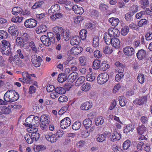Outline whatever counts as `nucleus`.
Instances as JSON below:
<instances>
[{"instance_id":"obj_1","label":"nucleus","mask_w":152,"mask_h":152,"mask_svg":"<svg viewBox=\"0 0 152 152\" xmlns=\"http://www.w3.org/2000/svg\"><path fill=\"white\" fill-rule=\"evenodd\" d=\"M19 96L18 92L13 90L7 91L4 95V99L7 102H12L17 100Z\"/></svg>"},{"instance_id":"obj_2","label":"nucleus","mask_w":152,"mask_h":152,"mask_svg":"<svg viewBox=\"0 0 152 152\" xmlns=\"http://www.w3.org/2000/svg\"><path fill=\"white\" fill-rule=\"evenodd\" d=\"M109 77V75L106 72L100 74L97 77V82L100 85L103 84L108 81Z\"/></svg>"},{"instance_id":"obj_3","label":"nucleus","mask_w":152,"mask_h":152,"mask_svg":"<svg viewBox=\"0 0 152 152\" xmlns=\"http://www.w3.org/2000/svg\"><path fill=\"white\" fill-rule=\"evenodd\" d=\"M31 57V61L34 65L36 67H39L43 61L41 57H37V55L34 54Z\"/></svg>"},{"instance_id":"obj_4","label":"nucleus","mask_w":152,"mask_h":152,"mask_svg":"<svg viewBox=\"0 0 152 152\" xmlns=\"http://www.w3.org/2000/svg\"><path fill=\"white\" fill-rule=\"evenodd\" d=\"M64 29L60 27H56L53 28V30L58 41L61 39V36L62 37V34L64 32Z\"/></svg>"},{"instance_id":"obj_5","label":"nucleus","mask_w":152,"mask_h":152,"mask_svg":"<svg viewBox=\"0 0 152 152\" xmlns=\"http://www.w3.org/2000/svg\"><path fill=\"white\" fill-rule=\"evenodd\" d=\"M71 124L70 119L69 117H66L62 120L60 122V126L62 129H65L69 126Z\"/></svg>"},{"instance_id":"obj_6","label":"nucleus","mask_w":152,"mask_h":152,"mask_svg":"<svg viewBox=\"0 0 152 152\" xmlns=\"http://www.w3.org/2000/svg\"><path fill=\"white\" fill-rule=\"evenodd\" d=\"M37 25V21L35 19L30 18L26 20L24 22L25 26L26 28H31L35 27Z\"/></svg>"},{"instance_id":"obj_7","label":"nucleus","mask_w":152,"mask_h":152,"mask_svg":"<svg viewBox=\"0 0 152 152\" xmlns=\"http://www.w3.org/2000/svg\"><path fill=\"white\" fill-rule=\"evenodd\" d=\"M147 101V96H144L140 97L139 98L136 99L133 101V103L135 104L142 105L144 104H145Z\"/></svg>"},{"instance_id":"obj_8","label":"nucleus","mask_w":152,"mask_h":152,"mask_svg":"<svg viewBox=\"0 0 152 152\" xmlns=\"http://www.w3.org/2000/svg\"><path fill=\"white\" fill-rule=\"evenodd\" d=\"M123 51L124 54L127 56H132L134 53V50L131 47L127 46L124 48Z\"/></svg>"},{"instance_id":"obj_9","label":"nucleus","mask_w":152,"mask_h":152,"mask_svg":"<svg viewBox=\"0 0 152 152\" xmlns=\"http://www.w3.org/2000/svg\"><path fill=\"white\" fill-rule=\"evenodd\" d=\"M108 34L112 37H118L120 35V32L118 29L116 28H112L108 29Z\"/></svg>"},{"instance_id":"obj_10","label":"nucleus","mask_w":152,"mask_h":152,"mask_svg":"<svg viewBox=\"0 0 152 152\" xmlns=\"http://www.w3.org/2000/svg\"><path fill=\"white\" fill-rule=\"evenodd\" d=\"M8 31L11 35L17 36L18 34V29L17 26L13 25L11 26L8 29Z\"/></svg>"},{"instance_id":"obj_11","label":"nucleus","mask_w":152,"mask_h":152,"mask_svg":"<svg viewBox=\"0 0 152 152\" xmlns=\"http://www.w3.org/2000/svg\"><path fill=\"white\" fill-rule=\"evenodd\" d=\"M40 40L45 45L49 46L51 44L52 42L45 35H43L40 37Z\"/></svg>"},{"instance_id":"obj_12","label":"nucleus","mask_w":152,"mask_h":152,"mask_svg":"<svg viewBox=\"0 0 152 152\" xmlns=\"http://www.w3.org/2000/svg\"><path fill=\"white\" fill-rule=\"evenodd\" d=\"M78 74L76 72H73L68 76L67 77L68 82L71 83H72L75 81L76 79L78 77Z\"/></svg>"},{"instance_id":"obj_13","label":"nucleus","mask_w":152,"mask_h":152,"mask_svg":"<svg viewBox=\"0 0 152 152\" xmlns=\"http://www.w3.org/2000/svg\"><path fill=\"white\" fill-rule=\"evenodd\" d=\"M60 10V7L58 4H56L51 6L50 8L48 10V13L50 15L51 13L54 14L57 13Z\"/></svg>"},{"instance_id":"obj_14","label":"nucleus","mask_w":152,"mask_h":152,"mask_svg":"<svg viewBox=\"0 0 152 152\" xmlns=\"http://www.w3.org/2000/svg\"><path fill=\"white\" fill-rule=\"evenodd\" d=\"M11 112V109L9 107L4 106H0V115L2 114H9Z\"/></svg>"},{"instance_id":"obj_15","label":"nucleus","mask_w":152,"mask_h":152,"mask_svg":"<svg viewBox=\"0 0 152 152\" xmlns=\"http://www.w3.org/2000/svg\"><path fill=\"white\" fill-rule=\"evenodd\" d=\"M83 50V49L80 47H73L70 50L71 53L75 55L80 53Z\"/></svg>"},{"instance_id":"obj_16","label":"nucleus","mask_w":152,"mask_h":152,"mask_svg":"<svg viewBox=\"0 0 152 152\" xmlns=\"http://www.w3.org/2000/svg\"><path fill=\"white\" fill-rule=\"evenodd\" d=\"M92 103L86 102L83 103L81 105L80 108L81 110H87L90 109L92 107Z\"/></svg>"},{"instance_id":"obj_17","label":"nucleus","mask_w":152,"mask_h":152,"mask_svg":"<svg viewBox=\"0 0 152 152\" xmlns=\"http://www.w3.org/2000/svg\"><path fill=\"white\" fill-rule=\"evenodd\" d=\"M45 137L48 141L51 142H56L57 140V138L55 134H46L45 136Z\"/></svg>"},{"instance_id":"obj_18","label":"nucleus","mask_w":152,"mask_h":152,"mask_svg":"<svg viewBox=\"0 0 152 152\" xmlns=\"http://www.w3.org/2000/svg\"><path fill=\"white\" fill-rule=\"evenodd\" d=\"M138 134L140 135H142L146 134V128L143 125L139 126L137 128Z\"/></svg>"},{"instance_id":"obj_19","label":"nucleus","mask_w":152,"mask_h":152,"mask_svg":"<svg viewBox=\"0 0 152 152\" xmlns=\"http://www.w3.org/2000/svg\"><path fill=\"white\" fill-rule=\"evenodd\" d=\"M111 44L113 47L115 48H119L120 46V42L119 40L115 37L112 38Z\"/></svg>"},{"instance_id":"obj_20","label":"nucleus","mask_w":152,"mask_h":152,"mask_svg":"<svg viewBox=\"0 0 152 152\" xmlns=\"http://www.w3.org/2000/svg\"><path fill=\"white\" fill-rule=\"evenodd\" d=\"M69 31L66 29H64V32L62 34V37L64 40L66 41H68L71 37L69 34Z\"/></svg>"},{"instance_id":"obj_21","label":"nucleus","mask_w":152,"mask_h":152,"mask_svg":"<svg viewBox=\"0 0 152 152\" xmlns=\"http://www.w3.org/2000/svg\"><path fill=\"white\" fill-rule=\"evenodd\" d=\"M108 21L111 25L114 27L117 26L120 22L118 18L114 17L110 18Z\"/></svg>"},{"instance_id":"obj_22","label":"nucleus","mask_w":152,"mask_h":152,"mask_svg":"<svg viewBox=\"0 0 152 152\" xmlns=\"http://www.w3.org/2000/svg\"><path fill=\"white\" fill-rule=\"evenodd\" d=\"M83 125L87 129L92 126V121L89 118L86 119L83 121Z\"/></svg>"},{"instance_id":"obj_23","label":"nucleus","mask_w":152,"mask_h":152,"mask_svg":"<svg viewBox=\"0 0 152 152\" xmlns=\"http://www.w3.org/2000/svg\"><path fill=\"white\" fill-rule=\"evenodd\" d=\"M121 138V134L117 132H115L110 138V140L114 142L120 140Z\"/></svg>"},{"instance_id":"obj_24","label":"nucleus","mask_w":152,"mask_h":152,"mask_svg":"<svg viewBox=\"0 0 152 152\" xmlns=\"http://www.w3.org/2000/svg\"><path fill=\"white\" fill-rule=\"evenodd\" d=\"M22 9L18 7H13L12 10V12L13 15H18V14L22 13Z\"/></svg>"},{"instance_id":"obj_25","label":"nucleus","mask_w":152,"mask_h":152,"mask_svg":"<svg viewBox=\"0 0 152 152\" xmlns=\"http://www.w3.org/2000/svg\"><path fill=\"white\" fill-rule=\"evenodd\" d=\"M146 52L143 50H139L137 53V56L139 60H142L144 58L145 56Z\"/></svg>"},{"instance_id":"obj_26","label":"nucleus","mask_w":152,"mask_h":152,"mask_svg":"<svg viewBox=\"0 0 152 152\" xmlns=\"http://www.w3.org/2000/svg\"><path fill=\"white\" fill-rule=\"evenodd\" d=\"M100 62L101 61L100 60H94L93 62V68L96 70L99 69L100 68Z\"/></svg>"},{"instance_id":"obj_27","label":"nucleus","mask_w":152,"mask_h":152,"mask_svg":"<svg viewBox=\"0 0 152 152\" xmlns=\"http://www.w3.org/2000/svg\"><path fill=\"white\" fill-rule=\"evenodd\" d=\"M80 39L77 36H75L72 38L70 40V43L72 45H77L79 43Z\"/></svg>"},{"instance_id":"obj_28","label":"nucleus","mask_w":152,"mask_h":152,"mask_svg":"<svg viewBox=\"0 0 152 152\" xmlns=\"http://www.w3.org/2000/svg\"><path fill=\"white\" fill-rule=\"evenodd\" d=\"M44 4V2L42 1H37L34 4L31 8L32 9H35L41 8L42 5Z\"/></svg>"},{"instance_id":"obj_29","label":"nucleus","mask_w":152,"mask_h":152,"mask_svg":"<svg viewBox=\"0 0 152 152\" xmlns=\"http://www.w3.org/2000/svg\"><path fill=\"white\" fill-rule=\"evenodd\" d=\"M37 33L39 34L41 33L45 32L47 30V28L44 25H41L37 28Z\"/></svg>"},{"instance_id":"obj_30","label":"nucleus","mask_w":152,"mask_h":152,"mask_svg":"<svg viewBox=\"0 0 152 152\" xmlns=\"http://www.w3.org/2000/svg\"><path fill=\"white\" fill-rule=\"evenodd\" d=\"M115 64L116 66L118 67V72H123L124 68H125V66L119 61H117L115 63Z\"/></svg>"},{"instance_id":"obj_31","label":"nucleus","mask_w":152,"mask_h":152,"mask_svg":"<svg viewBox=\"0 0 152 152\" xmlns=\"http://www.w3.org/2000/svg\"><path fill=\"white\" fill-rule=\"evenodd\" d=\"M26 123L24 124V125L27 127H32V125H33V119L31 117H28L26 118Z\"/></svg>"},{"instance_id":"obj_32","label":"nucleus","mask_w":152,"mask_h":152,"mask_svg":"<svg viewBox=\"0 0 152 152\" xmlns=\"http://www.w3.org/2000/svg\"><path fill=\"white\" fill-rule=\"evenodd\" d=\"M112 37L109 34H105L104 39L105 42L107 45H109L111 43Z\"/></svg>"},{"instance_id":"obj_33","label":"nucleus","mask_w":152,"mask_h":152,"mask_svg":"<svg viewBox=\"0 0 152 152\" xmlns=\"http://www.w3.org/2000/svg\"><path fill=\"white\" fill-rule=\"evenodd\" d=\"M67 79V76L64 73L60 74L58 76V80L59 82L62 83Z\"/></svg>"},{"instance_id":"obj_34","label":"nucleus","mask_w":152,"mask_h":152,"mask_svg":"<svg viewBox=\"0 0 152 152\" xmlns=\"http://www.w3.org/2000/svg\"><path fill=\"white\" fill-rule=\"evenodd\" d=\"M129 31V27L127 26H123L121 30V34L123 36H126L127 35Z\"/></svg>"},{"instance_id":"obj_35","label":"nucleus","mask_w":152,"mask_h":152,"mask_svg":"<svg viewBox=\"0 0 152 152\" xmlns=\"http://www.w3.org/2000/svg\"><path fill=\"white\" fill-rule=\"evenodd\" d=\"M110 67V66L108 64L107 62L105 61L102 62L100 65V69L102 71H104L108 69Z\"/></svg>"},{"instance_id":"obj_36","label":"nucleus","mask_w":152,"mask_h":152,"mask_svg":"<svg viewBox=\"0 0 152 152\" xmlns=\"http://www.w3.org/2000/svg\"><path fill=\"white\" fill-rule=\"evenodd\" d=\"M81 126V124L79 121H75L72 125V129L75 130H77L79 129Z\"/></svg>"},{"instance_id":"obj_37","label":"nucleus","mask_w":152,"mask_h":152,"mask_svg":"<svg viewBox=\"0 0 152 152\" xmlns=\"http://www.w3.org/2000/svg\"><path fill=\"white\" fill-rule=\"evenodd\" d=\"M85 77L83 76H81L79 77L76 80L75 85L77 86H78L81 85L84 81Z\"/></svg>"},{"instance_id":"obj_38","label":"nucleus","mask_w":152,"mask_h":152,"mask_svg":"<svg viewBox=\"0 0 152 152\" xmlns=\"http://www.w3.org/2000/svg\"><path fill=\"white\" fill-rule=\"evenodd\" d=\"M87 31L84 29H83L80 32V35L81 39L83 40H85L87 37Z\"/></svg>"},{"instance_id":"obj_39","label":"nucleus","mask_w":152,"mask_h":152,"mask_svg":"<svg viewBox=\"0 0 152 152\" xmlns=\"http://www.w3.org/2000/svg\"><path fill=\"white\" fill-rule=\"evenodd\" d=\"M31 132L32 133L30 135L32 139H33L34 141H37L39 138V134L37 132H34V131Z\"/></svg>"},{"instance_id":"obj_40","label":"nucleus","mask_w":152,"mask_h":152,"mask_svg":"<svg viewBox=\"0 0 152 152\" xmlns=\"http://www.w3.org/2000/svg\"><path fill=\"white\" fill-rule=\"evenodd\" d=\"M91 87L90 84L88 83H84L82 85L81 87V89L85 91H88L90 89Z\"/></svg>"},{"instance_id":"obj_41","label":"nucleus","mask_w":152,"mask_h":152,"mask_svg":"<svg viewBox=\"0 0 152 152\" xmlns=\"http://www.w3.org/2000/svg\"><path fill=\"white\" fill-rule=\"evenodd\" d=\"M99 39L98 36H95L93 39L92 45L94 47L99 46Z\"/></svg>"},{"instance_id":"obj_42","label":"nucleus","mask_w":152,"mask_h":152,"mask_svg":"<svg viewBox=\"0 0 152 152\" xmlns=\"http://www.w3.org/2000/svg\"><path fill=\"white\" fill-rule=\"evenodd\" d=\"M24 138L26 140L28 144H31L34 141V140L32 139L31 135L28 134H26Z\"/></svg>"},{"instance_id":"obj_43","label":"nucleus","mask_w":152,"mask_h":152,"mask_svg":"<svg viewBox=\"0 0 152 152\" xmlns=\"http://www.w3.org/2000/svg\"><path fill=\"white\" fill-rule=\"evenodd\" d=\"M55 91L59 94H63L65 93L66 90L63 87H58L55 88Z\"/></svg>"},{"instance_id":"obj_44","label":"nucleus","mask_w":152,"mask_h":152,"mask_svg":"<svg viewBox=\"0 0 152 152\" xmlns=\"http://www.w3.org/2000/svg\"><path fill=\"white\" fill-rule=\"evenodd\" d=\"M104 120L102 117L99 116L95 120V124L96 125L98 126L99 124H102L104 123Z\"/></svg>"},{"instance_id":"obj_45","label":"nucleus","mask_w":152,"mask_h":152,"mask_svg":"<svg viewBox=\"0 0 152 152\" xmlns=\"http://www.w3.org/2000/svg\"><path fill=\"white\" fill-rule=\"evenodd\" d=\"M47 37L52 42L54 43L55 40V37H54V34L52 32H49L47 33Z\"/></svg>"},{"instance_id":"obj_46","label":"nucleus","mask_w":152,"mask_h":152,"mask_svg":"<svg viewBox=\"0 0 152 152\" xmlns=\"http://www.w3.org/2000/svg\"><path fill=\"white\" fill-rule=\"evenodd\" d=\"M125 98L123 96H119L118 97V101L121 107H124L126 104Z\"/></svg>"},{"instance_id":"obj_47","label":"nucleus","mask_w":152,"mask_h":152,"mask_svg":"<svg viewBox=\"0 0 152 152\" xmlns=\"http://www.w3.org/2000/svg\"><path fill=\"white\" fill-rule=\"evenodd\" d=\"M105 136L103 134H99L96 136V140L98 142H102L105 140Z\"/></svg>"},{"instance_id":"obj_48","label":"nucleus","mask_w":152,"mask_h":152,"mask_svg":"<svg viewBox=\"0 0 152 152\" xmlns=\"http://www.w3.org/2000/svg\"><path fill=\"white\" fill-rule=\"evenodd\" d=\"M131 142L129 140H128L125 141L123 144V148L125 150H127L130 147Z\"/></svg>"},{"instance_id":"obj_49","label":"nucleus","mask_w":152,"mask_h":152,"mask_svg":"<svg viewBox=\"0 0 152 152\" xmlns=\"http://www.w3.org/2000/svg\"><path fill=\"white\" fill-rule=\"evenodd\" d=\"M134 15L133 13L131 12L127 13L125 15V19L127 21H130L132 20V16Z\"/></svg>"},{"instance_id":"obj_50","label":"nucleus","mask_w":152,"mask_h":152,"mask_svg":"<svg viewBox=\"0 0 152 152\" xmlns=\"http://www.w3.org/2000/svg\"><path fill=\"white\" fill-rule=\"evenodd\" d=\"M40 121L48 124L50 122V120L48 119V117L45 115L41 116L40 118Z\"/></svg>"},{"instance_id":"obj_51","label":"nucleus","mask_w":152,"mask_h":152,"mask_svg":"<svg viewBox=\"0 0 152 152\" xmlns=\"http://www.w3.org/2000/svg\"><path fill=\"white\" fill-rule=\"evenodd\" d=\"M2 43L3 45H4V46L7 47V49L9 48V49L7 50L8 51V52H9L11 51L10 50V44L9 42L6 40H4L2 41Z\"/></svg>"},{"instance_id":"obj_52","label":"nucleus","mask_w":152,"mask_h":152,"mask_svg":"<svg viewBox=\"0 0 152 152\" xmlns=\"http://www.w3.org/2000/svg\"><path fill=\"white\" fill-rule=\"evenodd\" d=\"M148 22V21L145 19L141 20L138 22V25L139 27L146 25Z\"/></svg>"},{"instance_id":"obj_53","label":"nucleus","mask_w":152,"mask_h":152,"mask_svg":"<svg viewBox=\"0 0 152 152\" xmlns=\"http://www.w3.org/2000/svg\"><path fill=\"white\" fill-rule=\"evenodd\" d=\"M103 52L105 54H110L113 52L111 48H109L108 46H105L103 49Z\"/></svg>"},{"instance_id":"obj_54","label":"nucleus","mask_w":152,"mask_h":152,"mask_svg":"<svg viewBox=\"0 0 152 152\" xmlns=\"http://www.w3.org/2000/svg\"><path fill=\"white\" fill-rule=\"evenodd\" d=\"M8 36V34L6 31L3 30L0 31V39H6L7 38Z\"/></svg>"},{"instance_id":"obj_55","label":"nucleus","mask_w":152,"mask_h":152,"mask_svg":"<svg viewBox=\"0 0 152 152\" xmlns=\"http://www.w3.org/2000/svg\"><path fill=\"white\" fill-rule=\"evenodd\" d=\"M118 72V74H117L115 77V80L117 82L120 81L124 76L123 72Z\"/></svg>"},{"instance_id":"obj_56","label":"nucleus","mask_w":152,"mask_h":152,"mask_svg":"<svg viewBox=\"0 0 152 152\" xmlns=\"http://www.w3.org/2000/svg\"><path fill=\"white\" fill-rule=\"evenodd\" d=\"M58 100L59 102H64L68 101V98L66 96L63 95L60 96Z\"/></svg>"},{"instance_id":"obj_57","label":"nucleus","mask_w":152,"mask_h":152,"mask_svg":"<svg viewBox=\"0 0 152 152\" xmlns=\"http://www.w3.org/2000/svg\"><path fill=\"white\" fill-rule=\"evenodd\" d=\"M79 60L81 66H85L86 65V60L85 57L81 56L79 58Z\"/></svg>"},{"instance_id":"obj_58","label":"nucleus","mask_w":152,"mask_h":152,"mask_svg":"<svg viewBox=\"0 0 152 152\" xmlns=\"http://www.w3.org/2000/svg\"><path fill=\"white\" fill-rule=\"evenodd\" d=\"M108 7L104 4H101L99 5V8L102 11H104L107 10Z\"/></svg>"},{"instance_id":"obj_59","label":"nucleus","mask_w":152,"mask_h":152,"mask_svg":"<svg viewBox=\"0 0 152 152\" xmlns=\"http://www.w3.org/2000/svg\"><path fill=\"white\" fill-rule=\"evenodd\" d=\"M16 44L18 45L23 46V39L20 37H18L16 39Z\"/></svg>"},{"instance_id":"obj_60","label":"nucleus","mask_w":152,"mask_h":152,"mask_svg":"<svg viewBox=\"0 0 152 152\" xmlns=\"http://www.w3.org/2000/svg\"><path fill=\"white\" fill-rule=\"evenodd\" d=\"M68 109V107L64 106L62 107L58 112V114L60 115H62L64 113L66 112Z\"/></svg>"},{"instance_id":"obj_61","label":"nucleus","mask_w":152,"mask_h":152,"mask_svg":"<svg viewBox=\"0 0 152 152\" xmlns=\"http://www.w3.org/2000/svg\"><path fill=\"white\" fill-rule=\"evenodd\" d=\"M144 75L143 74H139L137 77V80L139 82L142 84L144 83Z\"/></svg>"},{"instance_id":"obj_62","label":"nucleus","mask_w":152,"mask_h":152,"mask_svg":"<svg viewBox=\"0 0 152 152\" xmlns=\"http://www.w3.org/2000/svg\"><path fill=\"white\" fill-rule=\"evenodd\" d=\"M134 128L132 125L130 126H126V128L124 129V132L127 133L130 131H132Z\"/></svg>"},{"instance_id":"obj_63","label":"nucleus","mask_w":152,"mask_h":152,"mask_svg":"<svg viewBox=\"0 0 152 152\" xmlns=\"http://www.w3.org/2000/svg\"><path fill=\"white\" fill-rule=\"evenodd\" d=\"M94 54L95 57L97 58H101L102 56L100 51L98 50L94 51Z\"/></svg>"},{"instance_id":"obj_64","label":"nucleus","mask_w":152,"mask_h":152,"mask_svg":"<svg viewBox=\"0 0 152 152\" xmlns=\"http://www.w3.org/2000/svg\"><path fill=\"white\" fill-rule=\"evenodd\" d=\"M13 61L17 64H18L20 62L19 57L18 55H15L13 58Z\"/></svg>"}]
</instances>
